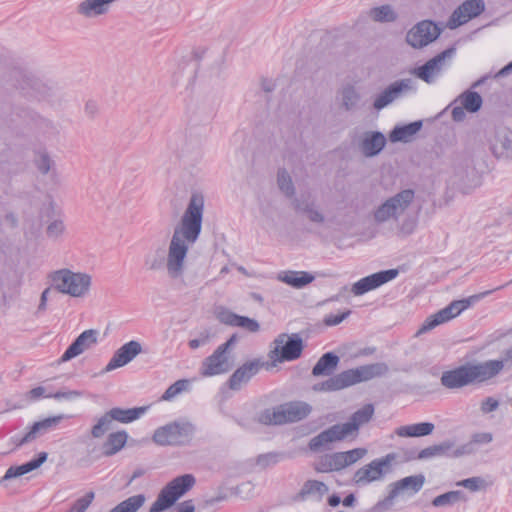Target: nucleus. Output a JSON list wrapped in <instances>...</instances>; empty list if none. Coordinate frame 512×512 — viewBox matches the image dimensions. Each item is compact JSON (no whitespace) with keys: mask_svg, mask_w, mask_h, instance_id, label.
I'll return each mask as SVG.
<instances>
[{"mask_svg":"<svg viewBox=\"0 0 512 512\" xmlns=\"http://www.w3.org/2000/svg\"><path fill=\"white\" fill-rule=\"evenodd\" d=\"M203 212L204 196L201 193H193L180 222L174 227L166 263L163 250L158 249L155 254L145 256L144 265L147 270L157 271L165 264L170 278L176 279L183 275L189 248L196 243L201 233Z\"/></svg>","mask_w":512,"mask_h":512,"instance_id":"f257e3e1","label":"nucleus"},{"mask_svg":"<svg viewBox=\"0 0 512 512\" xmlns=\"http://www.w3.org/2000/svg\"><path fill=\"white\" fill-rule=\"evenodd\" d=\"M504 369V362L488 360L481 363H467L454 369L444 371L440 383L447 389H459L473 383L487 382Z\"/></svg>","mask_w":512,"mask_h":512,"instance_id":"f03ea898","label":"nucleus"},{"mask_svg":"<svg viewBox=\"0 0 512 512\" xmlns=\"http://www.w3.org/2000/svg\"><path fill=\"white\" fill-rule=\"evenodd\" d=\"M52 287L62 294L81 298L88 294L92 278L87 273L59 269L49 274Z\"/></svg>","mask_w":512,"mask_h":512,"instance_id":"7ed1b4c3","label":"nucleus"},{"mask_svg":"<svg viewBox=\"0 0 512 512\" xmlns=\"http://www.w3.org/2000/svg\"><path fill=\"white\" fill-rule=\"evenodd\" d=\"M507 284L496 287L493 290L481 292L479 294L472 295L465 299L454 300L445 308L439 310L437 313L428 317L421 328L418 330V334L425 333L434 329L436 326L450 321L451 319L458 316L461 312L469 308L472 304L490 295L492 292L504 288Z\"/></svg>","mask_w":512,"mask_h":512,"instance_id":"20e7f679","label":"nucleus"},{"mask_svg":"<svg viewBox=\"0 0 512 512\" xmlns=\"http://www.w3.org/2000/svg\"><path fill=\"white\" fill-rule=\"evenodd\" d=\"M311 407L304 402H289L273 409H265L258 415V422L264 425H281L306 418Z\"/></svg>","mask_w":512,"mask_h":512,"instance_id":"39448f33","label":"nucleus"},{"mask_svg":"<svg viewBox=\"0 0 512 512\" xmlns=\"http://www.w3.org/2000/svg\"><path fill=\"white\" fill-rule=\"evenodd\" d=\"M414 198L415 193L412 189H404L398 192L374 210V221L377 224H382L389 220L397 221L409 208Z\"/></svg>","mask_w":512,"mask_h":512,"instance_id":"423d86ee","label":"nucleus"},{"mask_svg":"<svg viewBox=\"0 0 512 512\" xmlns=\"http://www.w3.org/2000/svg\"><path fill=\"white\" fill-rule=\"evenodd\" d=\"M194 431V425L189 422H172L157 428L153 441L160 446H182L191 441Z\"/></svg>","mask_w":512,"mask_h":512,"instance_id":"0eeeda50","label":"nucleus"},{"mask_svg":"<svg viewBox=\"0 0 512 512\" xmlns=\"http://www.w3.org/2000/svg\"><path fill=\"white\" fill-rule=\"evenodd\" d=\"M273 344L274 348L269 352L273 363L296 360L303 350V341L298 334L288 336L282 333L274 339Z\"/></svg>","mask_w":512,"mask_h":512,"instance_id":"6e6552de","label":"nucleus"},{"mask_svg":"<svg viewBox=\"0 0 512 512\" xmlns=\"http://www.w3.org/2000/svg\"><path fill=\"white\" fill-rule=\"evenodd\" d=\"M440 33V28L434 22L423 20L407 32L406 42L413 48H423L436 40Z\"/></svg>","mask_w":512,"mask_h":512,"instance_id":"1a4fd4ad","label":"nucleus"},{"mask_svg":"<svg viewBox=\"0 0 512 512\" xmlns=\"http://www.w3.org/2000/svg\"><path fill=\"white\" fill-rule=\"evenodd\" d=\"M393 460H395V454H387L385 457L373 460L356 471L355 482L358 485H365L382 479L388 472Z\"/></svg>","mask_w":512,"mask_h":512,"instance_id":"9d476101","label":"nucleus"},{"mask_svg":"<svg viewBox=\"0 0 512 512\" xmlns=\"http://www.w3.org/2000/svg\"><path fill=\"white\" fill-rule=\"evenodd\" d=\"M232 365L230 355L217 347L210 356L201 362L199 373L205 378L213 377L229 372Z\"/></svg>","mask_w":512,"mask_h":512,"instance_id":"9b49d317","label":"nucleus"},{"mask_svg":"<svg viewBox=\"0 0 512 512\" xmlns=\"http://www.w3.org/2000/svg\"><path fill=\"white\" fill-rule=\"evenodd\" d=\"M455 52L456 49L454 47L447 48L428 60L424 65L416 68L413 72L414 75L428 84L433 83L445 65V61L451 59Z\"/></svg>","mask_w":512,"mask_h":512,"instance_id":"f8f14e48","label":"nucleus"},{"mask_svg":"<svg viewBox=\"0 0 512 512\" xmlns=\"http://www.w3.org/2000/svg\"><path fill=\"white\" fill-rule=\"evenodd\" d=\"M484 9L485 3L483 0H466L454 10L447 25L450 29L457 28L480 15Z\"/></svg>","mask_w":512,"mask_h":512,"instance_id":"ddd939ff","label":"nucleus"},{"mask_svg":"<svg viewBox=\"0 0 512 512\" xmlns=\"http://www.w3.org/2000/svg\"><path fill=\"white\" fill-rule=\"evenodd\" d=\"M398 274L399 272L397 269H389L371 274L355 282L351 291L356 296L363 295L393 280L398 276Z\"/></svg>","mask_w":512,"mask_h":512,"instance_id":"4468645a","label":"nucleus"},{"mask_svg":"<svg viewBox=\"0 0 512 512\" xmlns=\"http://www.w3.org/2000/svg\"><path fill=\"white\" fill-rule=\"evenodd\" d=\"M264 366L260 359H253L238 367L228 379V387L238 391L247 384Z\"/></svg>","mask_w":512,"mask_h":512,"instance_id":"2eb2a0df","label":"nucleus"},{"mask_svg":"<svg viewBox=\"0 0 512 512\" xmlns=\"http://www.w3.org/2000/svg\"><path fill=\"white\" fill-rule=\"evenodd\" d=\"M141 352L142 346L138 341L131 340L125 343L114 352L112 358L105 367V371L110 372L117 368L125 366Z\"/></svg>","mask_w":512,"mask_h":512,"instance_id":"dca6fc26","label":"nucleus"},{"mask_svg":"<svg viewBox=\"0 0 512 512\" xmlns=\"http://www.w3.org/2000/svg\"><path fill=\"white\" fill-rule=\"evenodd\" d=\"M97 337V330L88 329L83 331L66 349L59 361L63 363L79 356L97 343Z\"/></svg>","mask_w":512,"mask_h":512,"instance_id":"f3484780","label":"nucleus"},{"mask_svg":"<svg viewBox=\"0 0 512 512\" xmlns=\"http://www.w3.org/2000/svg\"><path fill=\"white\" fill-rule=\"evenodd\" d=\"M455 102H458L460 105L453 108L452 118L459 122L464 120L466 116L465 110L470 113L479 111L483 100L477 92L466 90L458 96Z\"/></svg>","mask_w":512,"mask_h":512,"instance_id":"a211bd4d","label":"nucleus"},{"mask_svg":"<svg viewBox=\"0 0 512 512\" xmlns=\"http://www.w3.org/2000/svg\"><path fill=\"white\" fill-rule=\"evenodd\" d=\"M373 414L374 406L366 404L355 411L347 422L339 425L347 438H356L360 427L367 424L372 419Z\"/></svg>","mask_w":512,"mask_h":512,"instance_id":"6ab92c4d","label":"nucleus"},{"mask_svg":"<svg viewBox=\"0 0 512 512\" xmlns=\"http://www.w3.org/2000/svg\"><path fill=\"white\" fill-rule=\"evenodd\" d=\"M67 418H70V416L59 414L35 422L30 427V430L19 440L17 445L22 446L24 444L34 441L36 438L56 428L63 419Z\"/></svg>","mask_w":512,"mask_h":512,"instance_id":"aec40b11","label":"nucleus"},{"mask_svg":"<svg viewBox=\"0 0 512 512\" xmlns=\"http://www.w3.org/2000/svg\"><path fill=\"white\" fill-rule=\"evenodd\" d=\"M345 439H347V437L340 425L335 424L311 438L308 447L313 452H319L328 448L330 443L343 441Z\"/></svg>","mask_w":512,"mask_h":512,"instance_id":"412c9836","label":"nucleus"},{"mask_svg":"<svg viewBox=\"0 0 512 512\" xmlns=\"http://www.w3.org/2000/svg\"><path fill=\"white\" fill-rule=\"evenodd\" d=\"M411 84V79H402L393 82L376 97L373 104L374 108L377 110L383 109L397 99L403 91L410 90L412 88Z\"/></svg>","mask_w":512,"mask_h":512,"instance_id":"4be33fe9","label":"nucleus"},{"mask_svg":"<svg viewBox=\"0 0 512 512\" xmlns=\"http://www.w3.org/2000/svg\"><path fill=\"white\" fill-rule=\"evenodd\" d=\"M218 319L225 325L231 327H240L251 333H256L260 329V325L255 319L238 315L227 309H224L218 313Z\"/></svg>","mask_w":512,"mask_h":512,"instance_id":"5701e85b","label":"nucleus"},{"mask_svg":"<svg viewBox=\"0 0 512 512\" xmlns=\"http://www.w3.org/2000/svg\"><path fill=\"white\" fill-rule=\"evenodd\" d=\"M386 144L385 136L380 132H370L363 138L360 149L367 156L372 157L379 154Z\"/></svg>","mask_w":512,"mask_h":512,"instance_id":"b1692460","label":"nucleus"},{"mask_svg":"<svg viewBox=\"0 0 512 512\" xmlns=\"http://www.w3.org/2000/svg\"><path fill=\"white\" fill-rule=\"evenodd\" d=\"M46 459H47V453L41 452V453H39L37 459H33V460H31L27 463H24L20 466H11L6 470L5 475L3 476L1 481L10 480L12 478H16V477L25 475V474L37 469L38 467H40L46 461Z\"/></svg>","mask_w":512,"mask_h":512,"instance_id":"393cba45","label":"nucleus"},{"mask_svg":"<svg viewBox=\"0 0 512 512\" xmlns=\"http://www.w3.org/2000/svg\"><path fill=\"white\" fill-rule=\"evenodd\" d=\"M196 479L192 474H184L170 481L165 489L168 490L177 501L182 495L195 485Z\"/></svg>","mask_w":512,"mask_h":512,"instance_id":"a878e982","label":"nucleus"},{"mask_svg":"<svg viewBox=\"0 0 512 512\" xmlns=\"http://www.w3.org/2000/svg\"><path fill=\"white\" fill-rule=\"evenodd\" d=\"M425 482V477L421 474L408 476L400 479L390 485L391 489L395 491L397 495L407 491L411 494H415L421 490Z\"/></svg>","mask_w":512,"mask_h":512,"instance_id":"bb28decb","label":"nucleus"},{"mask_svg":"<svg viewBox=\"0 0 512 512\" xmlns=\"http://www.w3.org/2000/svg\"><path fill=\"white\" fill-rule=\"evenodd\" d=\"M339 357L332 353L327 352L323 354L312 369L313 376H328L331 375L339 364Z\"/></svg>","mask_w":512,"mask_h":512,"instance_id":"cd10ccee","label":"nucleus"},{"mask_svg":"<svg viewBox=\"0 0 512 512\" xmlns=\"http://www.w3.org/2000/svg\"><path fill=\"white\" fill-rule=\"evenodd\" d=\"M278 279L296 289H301L313 282L315 277L305 271H286L280 273Z\"/></svg>","mask_w":512,"mask_h":512,"instance_id":"c85d7f7f","label":"nucleus"},{"mask_svg":"<svg viewBox=\"0 0 512 512\" xmlns=\"http://www.w3.org/2000/svg\"><path fill=\"white\" fill-rule=\"evenodd\" d=\"M20 89L25 91L27 95L34 97L38 100L45 99L49 90L47 85L41 82L39 79L26 75L23 76L22 83L20 84Z\"/></svg>","mask_w":512,"mask_h":512,"instance_id":"c756f323","label":"nucleus"},{"mask_svg":"<svg viewBox=\"0 0 512 512\" xmlns=\"http://www.w3.org/2000/svg\"><path fill=\"white\" fill-rule=\"evenodd\" d=\"M315 470L320 473H327L332 471H339L345 468L342 454L335 452L332 454H326L319 458L315 463Z\"/></svg>","mask_w":512,"mask_h":512,"instance_id":"7c9ffc66","label":"nucleus"},{"mask_svg":"<svg viewBox=\"0 0 512 512\" xmlns=\"http://www.w3.org/2000/svg\"><path fill=\"white\" fill-rule=\"evenodd\" d=\"M128 434L126 431H117L108 435L102 446V454L110 457L118 453L126 444Z\"/></svg>","mask_w":512,"mask_h":512,"instance_id":"2f4dec72","label":"nucleus"},{"mask_svg":"<svg viewBox=\"0 0 512 512\" xmlns=\"http://www.w3.org/2000/svg\"><path fill=\"white\" fill-rule=\"evenodd\" d=\"M435 429L431 422H422L410 425L400 426L395 430L399 437H422L430 435Z\"/></svg>","mask_w":512,"mask_h":512,"instance_id":"473e14b6","label":"nucleus"},{"mask_svg":"<svg viewBox=\"0 0 512 512\" xmlns=\"http://www.w3.org/2000/svg\"><path fill=\"white\" fill-rule=\"evenodd\" d=\"M146 411V407H136L129 409L122 408H112L109 412V417L113 419V421H118L120 423H130L141 417L142 414Z\"/></svg>","mask_w":512,"mask_h":512,"instance_id":"72a5a7b5","label":"nucleus"},{"mask_svg":"<svg viewBox=\"0 0 512 512\" xmlns=\"http://www.w3.org/2000/svg\"><path fill=\"white\" fill-rule=\"evenodd\" d=\"M422 127V121H415L403 126L395 127L390 133L392 142H408Z\"/></svg>","mask_w":512,"mask_h":512,"instance_id":"f704fd0d","label":"nucleus"},{"mask_svg":"<svg viewBox=\"0 0 512 512\" xmlns=\"http://www.w3.org/2000/svg\"><path fill=\"white\" fill-rule=\"evenodd\" d=\"M389 368L385 363H373L355 368L359 383L380 377L388 372Z\"/></svg>","mask_w":512,"mask_h":512,"instance_id":"c9c22d12","label":"nucleus"},{"mask_svg":"<svg viewBox=\"0 0 512 512\" xmlns=\"http://www.w3.org/2000/svg\"><path fill=\"white\" fill-rule=\"evenodd\" d=\"M146 497L144 494H137L130 496L123 500L109 512H137L145 503Z\"/></svg>","mask_w":512,"mask_h":512,"instance_id":"e433bc0d","label":"nucleus"},{"mask_svg":"<svg viewBox=\"0 0 512 512\" xmlns=\"http://www.w3.org/2000/svg\"><path fill=\"white\" fill-rule=\"evenodd\" d=\"M293 205L297 212L305 213L311 222L322 224L325 221L324 215L315 208L313 203H302L295 199Z\"/></svg>","mask_w":512,"mask_h":512,"instance_id":"4c0bfd02","label":"nucleus"},{"mask_svg":"<svg viewBox=\"0 0 512 512\" xmlns=\"http://www.w3.org/2000/svg\"><path fill=\"white\" fill-rule=\"evenodd\" d=\"M511 149L512 142L506 134L503 136H497L491 145L492 153L497 158L509 157Z\"/></svg>","mask_w":512,"mask_h":512,"instance_id":"58836bf2","label":"nucleus"},{"mask_svg":"<svg viewBox=\"0 0 512 512\" xmlns=\"http://www.w3.org/2000/svg\"><path fill=\"white\" fill-rule=\"evenodd\" d=\"M454 444L450 441H444L438 445H433L422 449L419 454V459H427L434 456L449 455L450 450Z\"/></svg>","mask_w":512,"mask_h":512,"instance_id":"ea45409f","label":"nucleus"},{"mask_svg":"<svg viewBox=\"0 0 512 512\" xmlns=\"http://www.w3.org/2000/svg\"><path fill=\"white\" fill-rule=\"evenodd\" d=\"M369 16L376 22H393L397 14L390 5L374 7L369 11Z\"/></svg>","mask_w":512,"mask_h":512,"instance_id":"a19ab883","label":"nucleus"},{"mask_svg":"<svg viewBox=\"0 0 512 512\" xmlns=\"http://www.w3.org/2000/svg\"><path fill=\"white\" fill-rule=\"evenodd\" d=\"M175 502V498L163 487L154 503L150 506L149 512H163L169 509Z\"/></svg>","mask_w":512,"mask_h":512,"instance_id":"79ce46f5","label":"nucleus"},{"mask_svg":"<svg viewBox=\"0 0 512 512\" xmlns=\"http://www.w3.org/2000/svg\"><path fill=\"white\" fill-rule=\"evenodd\" d=\"M461 500H465L463 492L456 490V491H449L444 494H441L437 497H435L432 501V505L435 507H444V506H450L453 505Z\"/></svg>","mask_w":512,"mask_h":512,"instance_id":"37998d69","label":"nucleus"},{"mask_svg":"<svg viewBox=\"0 0 512 512\" xmlns=\"http://www.w3.org/2000/svg\"><path fill=\"white\" fill-rule=\"evenodd\" d=\"M328 492V487L325 483L317 480H308L304 483L300 495L302 497L308 496V495H319L320 497L323 496L325 493Z\"/></svg>","mask_w":512,"mask_h":512,"instance_id":"c03bdc74","label":"nucleus"},{"mask_svg":"<svg viewBox=\"0 0 512 512\" xmlns=\"http://www.w3.org/2000/svg\"><path fill=\"white\" fill-rule=\"evenodd\" d=\"M34 162L38 171L43 175L48 174L55 166V162L45 150L37 152Z\"/></svg>","mask_w":512,"mask_h":512,"instance_id":"a18cd8bd","label":"nucleus"},{"mask_svg":"<svg viewBox=\"0 0 512 512\" xmlns=\"http://www.w3.org/2000/svg\"><path fill=\"white\" fill-rule=\"evenodd\" d=\"M277 183L279 189L287 196L293 197L295 194V188L292 182V178L285 169H280L277 174Z\"/></svg>","mask_w":512,"mask_h":512,"instance_id":"49530a36","label":"nucleus"},{"mask_svg":"<svg viewBox=\"0 0 512 512\" xmlns=\"http://www.w3.org/2000/svg\"><path fill=\"white\" fill-rule=\"evenodd\" d=\"M342 104L346 110L354 109L360 100V95L353 86H346L341 92Z\"/></svg>","mask_w":512,"mask_h":512,"instance_id":"de8ad7c7","label":"nucleus"},{"mask_svg":"<svg viewBox=\"0 0 512 512\" xmlns=\"http://www.w3.org/2000/svg\"><path fill=\"white\" fill-rule=\"evenodd\" d=\"M113 419L109 417V412L102 415L97 423L91 429L93 438H101L108 430H110Z\"/></svg>","mask_w":512,"mask_h":512,"instance_id":"09e8293b","label":"nucleus"},{"mask_svg":"<svg viewBox=\"0 0 512 512\" xmlns=\"http://www.w3.org/2000/svg\"><path fill=\"white\" fill-rule=\"evenodd\" d=\"M283 458H284L283 453L268 452L265 454H260L256 459V463L258 466H260L262 468H267V467L277 464Z\"/></svg>","mask_w":512,"mask_h":512,"instance_id":"8fccbe9b","label":"nucleus"},{"mask_svg":"<svg viewBox=\"0 0 512 512\" xmlns=\"http://www.w3.org/2000/svg\"><path fill=\"white\" fill-rule=\"evenodd\" d=\"M94 498L95 493L93 491L87 492L84 496L77 499L67 512H85L93 502Z\"/></svg>","mask_w":512,"mask_h":512,"instance_id":"3c124183","label":"nucleus"},{"mask_svg":"<svg viewBox=\"0 0 512 512\" xmlns=\"http://www.w3.org/2000/svg\"><path fill=\"white\" fill-rule=\"evenodd\" d=\"M342 454V460L345 468L356 463L358 460L363 458L367 450L365 448H355L349 451L340 452Z\"/></svg>","mask_w":512,"mask_h":512,"instance_id":"603ef678","label":"nucleus"},{"mask_svg":"<svg viewBox=\"0 0 512 512\" xmlns=\"http://www.w3.org/2000/svg\"><path fill=\"white\" fill-rule=\"evenodd\" d=\"M188 381L185 379H181L170 385L167 390L162 395L163 400H171L179 393L184 391L187 387Z\"/></svg>","mask_w":512,"mask_h":512,"instance_id":"864d4df0","label":"nucleus"},{"mask_svg":"<svg viewBox=\"0 0 512 512\" xmlns=\"http://www.w3.org/2000/svg\"><path fill=\"white\" fill-rule=\"evenodd\" d=\"M313 389L315 391H338L342 389V386L339 382L338 376L335 375L321 383L315 384Z\"/></svg>","mask_w":512,"mask_h":512,"instance_id":"5fc2aeb1","label":"nucleus"},{"mask_svg":"<svg viewBox=\"0 0 512 512\" xmlns=\"http://www.w3.org/2000/svg\"><path fill=\"white\" fill-rule=\"evenodd\" d=\"M342 389L359 383L355 369H348L337 374Z\"/></svg>","mask_w":512,"mask_h":512,"instance_id":"6e6d98bb","label":"nucleus"},{"mask_svg":"<svg viewBox=\"0 0 512 512\" xmlns=\"http://www.w3.org/2000/svg\"><path fill=\"white\" fill-rule=\"evenodd\" d=\"M485 481L481 477H470L457 482V486H462L472 492L481 490L484 487Z\"/></svg>","mask_w":512,"mask_h":512,"instance_id":"4d7b16f0","label":"nucleus"},{"mask_svg":"<svg viewBox=\"0 0 512 512\" xmlns=\"http://www.w3.org/2000/svg\"><path fill=\"white\" fill-rule=\"evenodd\" d=\"M65 231V225L61 220L52 221L46 230V234L49 238L57 239L59 238Z\"/></svg>","mask_w":512,"mask_h":512,"instance_id":"13d9d810","label":"nucleus"},{"mask_svg":"<svg viewBox=\"0 0 512 512\" xmlns=\"http://www.w3.org/2000/svg\"><path fill=\"white\" fill-rule=\"evenodd\" d=\"M397 496L398 495L395 493V491L391 489L388 496L385 499L376 503L372 510L374 512H385L389 510L392 507L393 501Z\"/></svg>","mask_w":512,"mask_h":512,"instance_id":"bf43d9fd","label":"nucleus"},{"mask_svg":"<svg viewBox=\"0 0 512 512\" xmlns=\"http://www.w3.org/2000/svg\"><path fill=\"white\" fill-rule=\"evenodd\" d=\"M84 395L82 391L79 390H68V391H57L53 394L47 395L46 397L54 398L56 400H73L76 398H80Z\"/></svg>","mask_w":512,"mask_h":512,"instance_id":"052dcab7","label":"nucleus"},{"mask_svg":"<svg viewBox=\"0 0 512 512\" xmlns=\"http://www.w3.org/2000/svg\"><path fill=\"white\" fill-rule=\"evenodd\" d=\"M351 314L350 310H345L339 314H327L323 319V323L326 326H336L344 321Z\"/></svg>","mask_w":512,"mask_h":512,"instance_id":"680f3d73","label":"nucleus"},{"mask_svg":"<svg viewBox=\"0 0 512 512\" xmlns=\"http://www.w3.org/2000/svg\"><path fill=\"white\" fill-rule=\"evenodd\" d=\"M499 407V401L493 397H487L481 402L480 410L482 413L487 414L494 412Z\"/></svg>","mask_w":512,"mask_h":512,"instance_id":"e2e57ef3","label":"nucleus"},{"mask_svg":"<svg viewBox=\"0 0 512 512\" xmlns=\"http://www.w3.org/2000/svg\"><path fill=\"white\" fill-rule=\"evenodd\" d=\"M476 452V447H473V443L470 441L461 445L457 449H455L452 453H449L452 457H461L464 455H470Z\"/></svg>","mask_w":512,"mask_h":512,"instance_id":"0e129e2a","label":"nucleus"},{"mask_svg":"<svg viewBox=\"0 0 512 512\" xmlns=\"http://www.w3.org/2000/svg\"><path fill=\"white\" fill-rule=\"evenodd\" d=\"M493 440V436L489 432L475 433L472 435L470 442L473 443V447L477 444H488Z\"/></svg>","mask_w":512,"mask_h":512,"instance_id":"69168bd1","label":"nucleus"},{"mask_svg":"<svg viewBox=\"0 0 512 512\" xmlns=\"http://www.w3.org/2000/svg\"><path fill=\"white\" fill-rule=\"evenodd\" d=\"M210 336L208 333H202L199 338L191 339L188 342V345L191 349H197L200 346H203L209 342Z\"/></svg>","mask_w":512,"mask_h":512,"instance_id":"338daca9","label":"nucleus"},{"mask_svg":"<svg viewBox=\"0 0 512 512\" xmlns=\"http://www.w3.org/2000/svg\"><path fill=\"white\" fill-rule=\"evenodd\" d=\"M51 288H53L52 286L51 287H47L46 289L43 290V292L41 293V296H40V303L38 305V308H37V311L38 312H44L46 310V307H47V301H48V296L51 292Z\"/></svg>","mask_w":512,"mask_h":512,"instance_id":"774afa93","label":"nucleus"}]
</instances>
